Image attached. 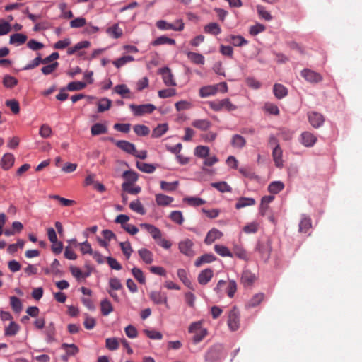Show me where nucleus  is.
I'll return each mask as SVG.
<instances>
[{
    "mask_svg": "<svg viewBox=\"0 0 362 362\" xmlns=\"http://www.w3.org/2000/svg\"><path fill=\"white\" fill-rule=\"evenodd\" d=\"M14 163V157L11 153H6L3 156L1 164L5 170H8Z\"/></svg>",
    "mask_w": 362,
    "mask_h": 362,
    "instance_id": "31",
    "label": "nucleus"
},
{
    "mask_svg": "<svg viewBox=\"0 0 362 362\" xmlns=\"http://www.w3.org/2000/svg\"><path fill=\"white\" fill-rule=\"evenodd\" d=\"M177 276L180 281L189 288L194 289L191 281L187 276V272L183 269H179L177 272Z\"/></svg>",
    "mask_w": 362,
    "mask_h": 362,
    "instance_id": "30",
    "label": "nucleus"
},
{
    "mask_svg": "<svg viewBox=\"0 0 362 362\" xmlns=\"http://www.w3.org/2000/svg\"><path fill=\"white\" fill-rule=\"evenodd\" d=\"M107 132V127L101 123H96L90 128V133L93 136H97Z\"/></svg>",
    "mask_w": 362,
    "mask_h": 362,
    "instance_id": "32",
    "label": "nucleus"
},
{
    "mask_svg": "<svg viewBox=\"0 0 362 362\" xmlns=\"http://www.w3.org/2000/svg\"><path fill=\"white\" fill-rule=\"evenodd\" d=\"M173 201V197L163 194H157L156 195V202L158 206H166L170 205Z\"/></svg>",
    "mask_w": 362,
    "mask_h": 362,
    "instance_id": "22",
    "label": "nucleus"
},
{
    "mask_svg": "<svg viewBox=\"0 0 362 362\" xmlns=\"http://www.w3.org/2000/svg\"><path fill=\"white\" fill-rule=\"evenodd\" d=\"M184 202H186L189 205L193 206H199L206 203L205 200L194 197H185L184 198Z\"/></svg>",
    "mask_w": 362,
    "mask_h": 362,
    "instance_id": "53",
    "label": "nucleus"
},
{
    "mask_svg": "<svg viewBox=\"0 0 362 362\" xmlns=\"http://www.w3.org/2000/svg\"><path fill=\"white\" fill-rule=\"evenodd\" d=\"M170 218L175 223L182 225L184 222L182 213L180 211H173L170 214Z\"/></svg>",
    "mask_w": 362,
    "mask_h": 362,
    "instance_id": "57",
    "label": "nucleus"
},
{
    "mask_svg": "<svg viewBox=\"0 0 362 362\" xmlns=\"http://www.w3.org/2000/svg\"><path fill=\"white\" fill-rule=\"evenodd\" d=\"M100 310L101 313L103 315H108L110 313L113 311V307L111 304L110 301L105 298L100 302Z\"/></svg>",
    "mask_w": 362,
    "mask_h": 362,
    "instance_id": "39",
    "label": "nucleus"
},
{
    "mask_svg": "<svg viewBox=\"0 0 362 362\" xmlns=\"http://www.w3.org/2000/svg\"><path fill=\"white\" fill-rule=\"evenodd\" d=\"M136 167L142 172L146 173H152L155 171L156 167L152 164L146 163L143 162H136Z\"/></svg>",
    "mask_w": 362,
    "mask_h": 362,
    "instance_id": "49",
    "label": "nucleus"
},
{
    "mask_svg": "<svg viewBox=\"0 0 362 362\" xmlns=\"http://www.w3.org/2000/svg\"><path fill=\"white\" fill-rule=\"evenodd\" d=\"M90 43L89 41L86 40V41L79 42L77 44H76L74 47H69L67 49V54L69 55H72L81 49L88 47L90 46Z\"/></svg>",
    "mask_w": 362,
    "mask_h": 362,
    "instance_id": "37",
    "label": "nucleus"
},
{
    "mask_svg": "<svg viewBox=\"0 0 362 362\" xmlns=\"http://www.w3.org/2000/svg\"><path fill=\"white\" fill-rule=\"evenodd\" d=\"M160 184V188L163 190L166 191V192H173L177 189V187L179 185V182H178V181H175L173 182L161 181Z\"/></svg>",
    "mask_w": 362,
    "mask_h": 362,
    "instance_id": "50",
    "label": "nucleus"
},
{
    "mask_svg": "<svg viewBox=\"0 0 362 362\" xmlns=\"http://www.w3.org/2000/svg\"><path fill=\"white\" fill-rule=\"evenodd\" d=\"M122 176L125 180L124 182L134 183L138 180V175L136 173L132 170L124 171Z\"/></svg>",
    "mask_w": 362,
    "mask_h": 362,
    "instance_id": "52",
    "label": "nucleus"
},
{
    "mask_svg": "<svg viewBox=\"0 0 362 362\" xmlns=\"http://www.w3.org/2000/svg\"><path fill=\"white\" fill-rule=\"evenodd\" d=\"M129 208L132 211H134L141 215H144L146 214V210L139 199L132 202L129 204Z\"/></svg>",
    "mask_w": 362,
    "mask_h": 362,
    "instance_id": "44",
    "label": "nucleus"
},
{
    "mask_svg": "<svg viewBox=\"0 0 362 362\" xmlns=\"http://www.w3.org/2000/svg\"><path fill=\"white\" fill-rule=\"evenodd\" d=\"M284 188V185L281 181H274L268 186V191L272 194H278Z\"/></svg>",
    "mask_w": 362,
    "mask_h": 362,
    "instance_id": "40",
    "label": "nucleus"
},
{
    "mask_svg": "<svg viewBox=\"0 0 362 362\" xmlns=\"http://www.w3.org/2000/svg\"><path fill=\"white\" fill-rule=\"evenodd\" d=\"M20 330V326L14 321H11L9 325L4 328V335L6 337H13Z\"/></svg>",
    "mask_w": 362,
    "mask_h": 362,
    "instance_id": "20",
    "label": "nucleus"
},
{
    "mask_svg": "<svg viewBox=\"0 0 362 362\" xmlns=\"http://www.w3.org/2000/svg\"><path fill=\"white\" fill-rule=\"evenodd\" d=\"M187 56L188 59L195 64L203 65L205 62L204 57L199 53L188 52Z\"/></svg>",
    "mask_w": 362,
    "mask_h": 362,
    "instance_id": "24",
    "label": "nucleus"
},
{
    "mask_svg": "<svg viewBox=\"0 0 362 362\" xmlns=\"http://www.w3.org/2000/svg\"><path fill=\"white\" fill-rule=\"evenodd\" d=\"M27 36L22 33H15L10 36V43L21 45L25 42Z\"/></svg>",
    "mask_w": 362,
    "mask_h": 362,
    "instance_id": "36",
    "label": "nucleus"
},
{
    "mask_svg": "<svg viewBox=\"0 0 362 362\" xmlns=\"http://www.w3.org/2000/svg\"><path fill=\"white\" fill-rule=\"evenodd\" d=\"M116 146L124 152L133 155L135 153L136 147L132 144L125 140L115 141Z\"/></svg>",
    "mask_w": 362,
    "mask_h": 362,
    "instance_id": "15",
    "label": "nucleus"
},
{
    "mask_svg": "<svg viewBox=\"0 0 362 362\" xmlns=\"http://www.w3.org/2000/svg\"><path fill=\"white\" fill-rule=\"evenodd\" d=\"M211 185L221 192H231L232 188L227 182L222 181L218 182H212Z\"/></svg>",
    "mask_w": 362,
    "mask_h": 362,
    "instance_id": "42",
    "label": "nucleus"
},
{
    "mask_svg": "<svg viewBox=\"0 0 362 362\" xmlns=\"http://www.w3.org/2000/svg\"><path fill=\"white\" fill-rule=\"evenodd\" d=\"M150 299L156 304H164L167 308H169L168 303V297L165 293L160 291H151L149 294Z\"/></svg>",
    "mask_w": 362,
    "mask_h": 362,
    "instance_id": "9",
    "label": "nucleus"
},
{
    "mask_svg": "<svg viewBox=\"0 0 362 362\" xmlns=\"http://www.w3.org/2000/svg\"><path fill=\"white\" fill-rule=\"evenodd\" d=\"M256 203L255 200L253 198L250 197H241L240 198L237 203L235 204V208L237 209H240L243 207L253 206Z\"/></svg>",
    "mask_w": 362,
    "mask_h": 362,
    "instance_id": "27",
    "label": "nucleus"
},
{
    "mask_svg": "<svg viewBox=\"0 0 362 362\" xmlns=\"http://www.w3.org/2000/svg\"><path fill=\"white\" fill-rule=\"evenodd\" d=\"M129 107L136 116L150 114L156 110V107L152 104H144L139 105L131 104Z\"/></svg>",
    "mask_w": 362,
    "mask_h": 362,
    "instance_id": "4",
    "label": "nucleus"
},
{
    "mask_svg": "<svg viewBox=\"0 0 362 362\" xmlns=\"http://www.w3.org/2000/svg\"><path fill=\"white\" fill-rule=\"evenodd\" d=\"M204 32L211 35H217L221 33V29L216 23H210L204 26Z\"/></svg>",
    "mask_w": 362,
    "mask_h": 362,
    "instance_id": "29",
    "label": "nucleus"
},
{
    "mask_svg": "<svg viewBox=\"0 0 362 362\" xmlns=\"http://www.w3.org/2000/svg\"><path fill=\"white\" fill-rule=\"evenodd\" d=\"M230 42L234 46H243L247 44V40L240 35H231L230 36Z\"/></svg>",
    "mask_w": 362,
    "mask_h": 362,
    "instance_id": "55",
    "label": "nucleus"
},
{
    "mask_svg": "<svg viewBox=\"0 0 362 362\" xmlns=\"http://www.w3.org/2000/svg\"><path fill=\"white\" fill-rule=\"evenodd\" d=\"M301 76L308 82L311 83H317L322 81V75L310 69H304L300 72Z\"/></svg>",
    "mask_w": 362,
    "mask_h": 362,
    "instance_id": "5",
    "label": "nucleus"
},
{
    "mask_svg": "<svg viewBox=\"0 0 362 362\" xmlns=\"http://www.w3.org/2000/svg\"><path fill=\"white\" fill-rule=\"evenodd\" d=\"M3 83L6 88H13L18 83V80L10 75H6L4 77Z\"/></svg>",
    "mask_w": 362,
    "mask_h": 362,
    "instance_id": "63",
    "label": "nucleus"
},
{
    "mask_svg": "<svg viewBox=\"0 0 362 362\" xmlns=\"http://www.w3.org/2000/svg\"><path fill=\"white\" fill-rule=\"evenodd\" d=\"M311 220L309 217L303 216L299 223V231L306 233L311 228Z\"/></svg>",
    "mask_w": 362,
    "mask_h": 362,
    "instance_id": "41",
    "label": "nucleus"
},
{
    "mask_svg": "<svg viewBox=\"0 0 362 362\" xmlns=\"http://www.w3.org/2000/svg\"><path fill=\"white\" fill-rule=\"evenodd\" d=\"M139 255L146 264H151L153 261V255L151 251L141 248L138 250Z\"/></svg>",
    "mask_w": 362,
    "mask_h": 362,
    "instance_id": "21",
    "label": "nucleus"
},
{
    "mask_svg": "<svg viewBox=\"0 0 362 362\" xmlns=\"http://www.w3.org/2000/svg\"><path fill=\"white\" fill-rule=\"evenodd\" d=\"M107 32L110 36L115 39L119 38L123 34L122 30L117 24H115L112 27L109 28Z\"/></svg>",
    "mask_w": 362,
    "mask_h": 362,
    "instance_id": "45",
    "label": "nucleus"
},
{
    "mask_svg": "<svg viewBox=\"0 0 362 362\" xmlns=\"http://www.w3.org/2000/svg\"><path fill=\"white\" fill-rule=\"evenodd\" d=\"M222 346L216 344L211 347L205 354L206 362H215L220 358Z\"/></svg>",
    "mask_w": 362,
    "mask_h": 362,
    "instance_id": "7",
    "label": "nucleus"
},
{
    "mask_svg": "<svg viewBox=\"0 0 362 362\" xmlns=\"http://www.w3.org/2000/svg\"><path fill=\"white\" fill-rule=\"evenodd\" d=\"M273 92L274 95L279 99L284 98L288 94L287 88L283 85L279 83H276L274 86Z\"/></svg>",
    "mask_w": 362,
    "mask_h": 362,
    "instance_id": "26",
    "label": "nucleus"
},
{
    "mask_svg": "<svg viewBox=\"0 0 362 362\" xmlns=\"http://www.w3.org/2000/svg\"><path fill=\"white\" fill-rule=\"evenodd\" d=\"M59 66V63L55 62L52 63L51 64H48L47 66H43L41 69V71L45 75H49L54 71L57 67Z\"/></svg>",
    "mask_w": 362,
    "mask_h": 362,
    "instance_id": "64",
    "label": "nucleus"
},
{
    "mask_svg": "<svg viewBox=\"0 0 362 362\" xmlns=\"http://www.w3.org/2000/svg\"><path fill=\"white\" fill-rule=\"evenodd\" d=\"M134 61V58L130 55L123 56L117 60L112 62V64L117 67L120 68L124 64Z\"/></svg>",
    "mask_w": 362,
    "mask_h": 362,
    "instance_id": "48",
    "label": "nucleus"
},
{
    "mask_svg": "<svg viewBox=\"0 0 362 362\" xmlns=\"http://www.w3.org/2000/svg\"><path fill=\"white\" fill-rule=\"evenodd\" d=\"M194 154L197 157L206 158L209 154V148L205 146H198L194 150Z\"/></svg>",
    "mask_w": 362,
    "mask_h": 362,
    "instance_id": "51",
    "label": "nucleus"
},
{
    "mask_svg": "<svg viewBox=\"0 0 362 362\" xmlns=\"http://www.w3.org/2000/svg\"><path fill=\"white\" fill-rule=\"evenodd\" d=\"M209 107L214 111L218 112L223 109L228 111H233L237 109V107L233 105L228 98H225L221 100H214L208 103Z\"/></svg>",
    "mask_w": 362,
    "mask_h": 362,
    "instance_id": "1",
    "label": "nucleus"
},
{
    "mask_svg": "<svg viewBox=\"0 0 362 362\" xmlns=\"http://www.w3.org/2000/svg\"><path fill=\"white\" fill-rule=\"evenodd\" d=\"M257 277L255 274L249 270H245L243 272L241 276V284L244 287H250L256 281Z\"/></svg>",
    "mask_w": 362,
    "mask_h": 362,
    "instance_id": "13",
    "label": "nucleus"
},
{
    "mask_svg": "<svg viewBox=\"0 0 362 362\" xmlns=\"http://www.w3.org/2000/svg\"><path fill=\"white\" fill-rule=\"evenodd\" d=\"M122 191L131 194H137L141 192V187L139 186H133V183L124 182L122 185Z\"/></svg>",
    "mask_w": 362,
    "mask_h": 362,
    "instance_id": "35",
    "label": "nucleus"
},
{
    "mask_svg": "<svg viewBox=\"0 0 362 362\" xmlns=\"http://www.w3.org/2000/svg\"><path fill=\"white\" fill-rule=\"evenodd\" d=\"M216 260V257L212 254H204L199 257L194 262L197 267H200L204 263H211Z\"/></svg>",
    "mask_w": 362,
    "mask_h": 362,
    "instance_id": "28",
    "label": "nucleus"
},
{
    "mask_svg": "<svg viewBox=\"0 0 362 362\" xmlns=\"http://www.w3.org/2000/svg\"><path fill=\"white\" fill-rule=\"evenodd\" d=\"M259 225L257 222H251L246 226H245L243 228V230L245 233H255L259 230Z\"/></svg>",
    "mask_w": 362,
    "mask_h": 362,
    "instance_id": "60",
    "label": "nucleus"
},
{
    "mask_svg": "<svg viewBox=\"0 0 362 362\" xmlns=\"http://www.w3.org/2000/svg\"><path fill=\"white\" fill-rule=\"evenodd\" d=\"M192 125L202 131H206L211 127V122L208 119H194Z\"/></svg>",
    "mask_w": 362,
    "mask_h": 362,
    "instance_id": "23",
    "label": "nucleus"
},
{
    "mask_svg": "<svg viewBox=\"0 0 362 362\" xmlns=\"http://www.w3.org/2000/svg\"><path fill=\"white\" fill-rule=\"evenodd\" d=\"M222 233L219 231L218 229L213 228L210 231L208 232L204 243L207 245H211L216 240L219 239L222 236Z\"/></svg>",
    "mask_w": 362,
    "mask_h": 362,
    "instance_id": "19",
    "label": "nucleus"
},
{
    "mask_svg": "<svg viewBox=\"0 0 362 362\" xmlns=\"http://www.w3.org/2000/svg\"><path fill=\"white\" fill-rule=\"evenodd\" d=\"M112 101L107 98H103L100 100L98 105V112H103L106 110H108L111 107Z\"/></svg>",
    "mask_w": 362,
    "mask_h": 362,
    "instance_id": "47",
    "label": "nucleus"
},
{
    "mask_svg": "<svg viewBox=\"0 0 362 362\" xmlns=\"http://www.w3.org/2000/svg\"><path fill=\"white\" fill-rule=\"evenodd\" d=\"M214 275V272L211 269H206L202 270L199 274L198 275V282L201 285H206L207 283H209L211 279H212Z\"/></svg>",
    "mask_w": 362,
    "mask_h": 362,
    "instance_id": "14",
    "label": "nucleus"
},
{
    "mask_svg": "<svg viewBox=\"0 0 362 362\" xmlns=\"http://www.w3.org/2000/svg\"><path fill=\"white\" fill-rule=\"evenodd\" d=\"M193 243L189 239H185L179 243L180 251L184 255L192 257L194 251L192 250Z\"/></svg>",
    "mask_w": 362,
    "mask_h": 362,
    "instance_id": "12",
    "label": "nucleus"
},
{
    "mask_svg": "<svg viewBox=\"0 0 362 362\" xmlns=\"http://www.w3.org/2000/svg\"><path fill=\"white\" fill-rule=\"evenodd\" d=\"M86 86V83L82 81H73L67 85V90L70 91L80 90Z\"/></svg>",
    "mask_w": 362,
    "mask_h": 362,
    "instance_id": "56",
    "label": "nucleus"
},
{
    "mask_svg": "<svg viewBox=\"0 0 362 362\" xmlns=\"http://www.w3.org/2000/svg\"><path fill=\"white\" fill-rule=\"evenodd\" d=\"M114 90L116 93L120 95L124 98H130V90L125 84L117 85L114 88Z\"/></svg>",
    "mask_w": 362,
    "mask_h": 362,
    "instance_id": "34",
    "label": "nucleus"
},
{
    "mask_svg": "<svg viewBox=\"0 0 362 362\" xmlns=\"http://www.w3.org/2000/svg\"><path fill=\"white\" fill-rule=\"evenodd\" d=\"M264 295L262 293H257L254 295L252 298L247 302V307L255 308L259 305L264 300Z\"/></svg>",
    "mask_w": 362,
    "mask_h": 362,
    "instance_id": "38",
    "label": "nucleus"
},
{
    "mask_svg": "<svg viewBox=\"0 0 362 362\" xmlns=\"http://www.w3.org/2000/svg\"><path fill=\"white\" fill-rule=\"evenodd\" d=\"M228 326L231 331H236L240 327V312L233 307L228 313Z\"/></svg>",
    "mask_w": 362,
    "mask_h": 362,
    "instance_id": "2",
    "label": "nucleus"
},
{
    "mask_svg": "<svg viewBox=\"0 0 362 362\" xmlns=\"http://www.w3.org/2000/svg\"><path fill=\"white\" fill-rule=\"evenodd\" d=\"M132 274L140 284H144L146 283V278L141 269L134 267L132 269Z\"/></svg>",
    "mask_w": 362,
    "mask_h": 362,
    "instance_id": "54",
    "label": "nucleus"
},
{
    "mask_svg": "<svg viewBox=\"0 0 362 362\" xmlns=\"http://www.w3.org/2000/svg\"><path fill=\"white\" fill-rule=\"evenodd\" d=\"M168 130V125L166 123L160 124L155 127L152 132L151 136L153 138H159L162 136Z\"/></svg>",
    "mask_w": 362,
    "mask_h": 362,
    "instance_id": "25",
    "label": "nucleus"
},
{
    "mask_svg": "<svg viewBox=\"0 0 362 362\" xmlns=\"http://www.w3.org/2000/svg\"><path fill=\"white\" fill-rule=\"evenodd\" d=\"M141 228L145 229L148 233H150L154 240H157L161 238V231L156 226L148 223H142L141 224Z\"/></svg>",
    "mask_w": 362,
    "mask_h": 362,
    "instance_id": "16",
    "label": "nucleus"
},
{
    "mask_svg": "<svg viewBox=\"0 0 362 362\" xmlns=\"http://www.w3.org/2000/svg\"><path fill=\"white\" fill-rule=\"evenodd\" d=\"M119 245L124 255H125L127 259H129L131 254L133 251L130 243L128 241L122 242L120 243Z\"/></svg>",
    "mask_w": 362,
    "mask_h": 362,
    "instance_id": "61",
    "label": "nucleus"
},
{
    "mask_svg": "<svg viewBox=\"0 0 362 362\" xmlns=\"http://www.w3.org/2000/svg\"><path fill=\"white\" fill-rule=\"evenodd\" d=\"M218 93V86L216 85L203 86L199 89L201 98H207L214 95Z\"/></svg>",
    "mask_w": 362,
    "mask_h": 362,
    "instance_id": "17",
    "label": "nucleus"
},
{
    "mask_svg": "<svg viewBox=\"0 0 362 362\" xmlns=\"http://www.w3.org/2000/svg\"><path fill=\"white\" fill-rule=\"evenodd\" d=\"M256 250L259 252L262 259L267 260L270 257L272 251L271 241L267 240L265 241L258 242Z\"/></svg>",
    "mask_w": 362,
    "mask_h": 362,
    "instance_id": "6",
    "label": "nucleus"
},
{
    "mask_svg": "<svg viewBox=\"0 0 362 362\" xmlns=\"http://www.w3.org/2000/svg\"><path fill=\"white\" fill-rule=\"evenodd\" d=\"M62 347L66 350L67 356H74L78 352V347L74 344H63Z\"/></svg>",
    "mask_w": 362,
    "mask_h": 362,
    "instance_id": "62",
    "label": "nucleus"
},
{
    "mask_svg": "<svg viewBox=\"0 0 362 362\" xmlns=\"http://www.w3.org/2000/svg\"><path fill=\"white\" fill-rule=\"evenodd\" d=\"M317 137L310 132H304L300 134V143L305 147H312L317 142Z\"/></svg>",
    "mask_w": 362,
    "mask_h": 362,
    "instance_id": "10",
    "label": "nucleus"
},
{
    "mask_svg": "<svg viewBox=\"0 0 362 362\" xmlns=\"http://www.w3.org/2000/svg\"><path fill=\"white\" fill-rule=\"evenodd\" d=\"M231 145L234 148H243L246 145V141L241 135L235 134L232 137Z\"/></svg>",
    "mask_w": 362,
    "mask_h": 362,
    "instance_id": "33",
    "label": "nucleus"
},
{
    "mask_svg": "<svg viewBox=\"0 0 362 362\" xmlns=\"http://www.w3.org/2000/svg\"><path fill=\"white\" fill-rule=\"evenodd\" d=\"M156 26L158 29L162 30H176L182 31L184 29V23L182 20H177L175 24L169 23L165 21L160 20L156 22Z\"/></svg>",
    "mask_w": 362,
    "mask_h": 362,
    "instance_id": "3",
    "label": "nucleus"
},
{
    "mask_svg": "<svg viewBox=\"0 0 362 362\" xmlns=\"http://www.w3.org/2000/svg\"><path fill=\"white\" fill-rule=\"evenodd\" d=\"M134 132L139 136H146L150 133L149 128L144 124H136L134 127Z\"/></svg>",
    "mask_w": 362,
    "mask_h": 362,
    "instance_id": "59",
    "label": "nucleus"
},
{
    "mask_svg": "<svg viewBox=\"0 0 362 362\" xmlns=\"http://www.w3.org/2000/svg\"><path fill=\"white\" fill-rule=\"evenodd\" d=\"M164 44H168L170 45H175V40L172 38H169L166 36H160L158 38H156L153 42L152 45L153 46H158Z\"/></svg>",
    "mask_w": 362,
    "mask_h": 362,
    "instance_id": "43",
    "label": "nucleus"
},
{
    "mask_svg": "<svg viewBox=\"0 0 362 362\" xmlns=\"http://www.w3.org/2000/svg\"><path fill=\"white\" fill-rule=\"evenodd\" d=\"M10 304L12 309L16 313H19L22 310V303L21 300L16 296L10 297Z\"/></svg>",
    "mask_w": 362,
    "mask_h": 362,
    "instance_id": "58",
    "label": "nucleus"
},
{
    "mask_svg": "<svg viewBox=\"0 0 362 362\" xmlns=\"http://www.w3.org/2000/svg\"><path fill=\"white\" fill-rule=\"evenodd\" d=\"M283 151L280 146L274 147L272 151V158L276 167L281 168L283 167L282 160Z\"/></svg>",
    "mask_w": 362,
    "mask_h": 362,
    "instance_id": "18",
    "label": "nucleus"
},
{
    "mask_svg": "<svg viewBox=\"0 0 362 362\" xmlns=\"http://www.w3.org/2000/svg\"><path fill=\"white\" fill-rule=\"evenodd\" d=\"M308 118L309 122L314 128H319L325 121L323 115L317 112H309Z\"/></svg>",
    "mask_w": 362,
    "mask_h": 362,
    "instance_id": "11",
    "label": "nucleus"
},
{
    "mask_svg": "<svg viewBox=\"0 0 362 362\" xmlns=\"http://www.w3.org/2000/svg\"><path fill=\"white\" fill-rule=\"evenodd\" d=\"M214 250L221 257H233V253L224 245H216L214 246Z\"/></svg>",
    "mask_w": 362,
    "mask_h": 362,
    "instance_id": "46",
    "label": "nucleus"
},
{
    "mask_svg": "<svg viewBox=\"0 0 362 362\" xmlns=\"http://www.w3.org/2000/svg\"><path fill=\"white\" fill-rule=\"evenodd\" d=\"M159 74L162 75L164 83L168 86H176V82L173 78L170 69L168 67H164L159 69Z\"/></svg>",
    "mask_w": 362,
    "mask_h": 362,
    "instance_id": "8",
    "label": "nucleus"
}]
</instances>
